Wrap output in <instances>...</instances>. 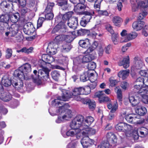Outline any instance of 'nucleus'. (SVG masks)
Wrapping results in <instances>:
<instances>
[{
    "label": "nucleus",
    "mask_w": 148,
    "mask_h": 148,
    "mask_svg": "<svg viewBox=\"0 0 148 148\" xmlns=\"http://www.w3.org/2000/svg\"><path fill=\"white\" fill-rule=\"evenodd\" d=\"M90 88L88 87L86 88L83 87L75 88L71 93H69L67 91H63L62 97H58L57 99L53 100L52 102L53 106L58 107L56 109V113L51 114L49 111V113L51 115H58V118L56 120V122L60 123L64 122L66 121L69 120L72 116V111L68 109L70 107L69 104L65 103L63 105L61 101H67L70 98H72L77 101H83L84 99L80 95L87 94L90 92Z\"/></svg>",
    "instance_id": "obj_1"
},
{
    "label": "nucleus",
    "mask_w": 148,
    "mask_h": 148,
    "mask_svg": "<svg viewBox=\"0 0 148 148\" xmlns=\"http://www.w3.org/2000/svg\"><path fill=\"white\" fill-rule=\"evenodd\" d=\"M94 121V118L92 116L87 117L84 119L83 116L79 115L72 120L70 126L73 128L89 127Z\"/></svg>",
    "instance_id": "obj_2"
},
{
    "label": "nucleus",
    "mask_w": 148,
    "mask_h": 148,
    "mask_svg": "<svg viewBox=\"0 0 148 148\" xmlns=\"http://www.w3.org/2000/svg\"><path fill=\"white\" fill-rule=\"evenodd\" d=\"M94 121V118L92 116L87 117L84 119L83 116L79 115L72 120L70 126L73 128L89 127Z\"/></svg>",
    "instance_id": "obj_3"
},
{
    "label": "nucleus",
    "mask_w": 148,
    "mask_h": 148,
    "mask_svg": "<svg viewBox=\"0 0 148 148\" xmlns=\"http://www.w3.org/2000/svg\"><path fill=\"white\" fill-rule=\"evenodd\" d=\"M59 32V34H57L56 37H67L72 36L75 35V32H68L66 28V26L64 22H60L53 29L52 33L54 34Z\"/></svg>",
    "instance_id": "obj_4"
},
{
    "label": "nucleus",
    "mask_w": 148,
    "mask_h": 148,
    "mask_svg": "<svg viewBox=\"0 0 148 148\" xmlns=\"http://www.w3.org/2000/svg\"><path fill=\"white\" fill-rule=\"evenodd\" d=\"M31 71V65L26 63L15 71L14 74L15 77H18L21 80L24 79H25L26 76H27V74Z\"/></svg>",
    "instance_id": "obj_5"
},
{
    "label": "nucleus",
    "mask_w": 148,
    "mask_h": 148,
    "mask_svg": "<svg viewBox=\"0 0 148 148\" xmlns=\"http://www.w3.org/2000/svg\"><path fill=\"white\" fill-rule=\"evenodd\" d=\"M43 65L42 64L40 65L41 69L39 70L38 76H36L35 78L34 77H32V79L35 83L40 84L41 82L40 79V78L41 77V75L44 74V73H45V75H43L42 77L44 78H45L46 80L49 78V70L47 68V66H46V64L45 63L43 62Z\"/></svg>",
    "instance_id": "obj_6"
},
{
    "label": "nucleus",
    "mask_w": 148,
    "mask_h": 148,
    "mask_svg": "<svg viewBox=\"0 0 148 148\" xmlns=\"http://www.w3.org/2000/svg\"><path fill=\"white\" fill-rule=\"evenodd\" d=\"M132 11H136L139 7L143 8L148 7V0H130Z\"/></svg>",
    "instance_id": "obj_7"
},
{
    "label": "nucleus",
    "mask_w": 148,
    "mask_h": 148,
    "mask_svg": "<svg viewBox=\"0 0 148 148\" xmlns=\"http://www.w3.org/2000/svg\"><path fill=\"white\" fill-rule=\"evenodd\" d=\"M77 34L78 36H83L85 34H87L88 36L92 37L103 36V34L100 33L97 29H96L95 31L90 32L88 30L81 29L77 31Z\"/></svg>",
    "instance_id": "obj_8"
},
{
    "label": "nucleus",
    "mask_w": 148,
    "mask_h": 148,
    "mask_svg": "<svg viewBox=\"0 0 148 148\" xmlns=\"http://www.w3.org/2000/svg\"><path fill=\"white\" fill-rule=\"evenodd\" d=\"M125 119L129 123L140 124L143 123L144 121L140 119L139 115L135 114H130L125 116Z\"/></svg>",
    "instance_id": "obj_9"
},
{
    "label": "nucleus",
    "mask_w": 148,
    "mask_h": 148,
    "mask_svg": "<svg viewBox=\"0 0 148 148\" xmlns=\"http://www.w3.org/2000/svg\"><path fill=\"white\" fill-rule=\"evenodd\" d=\"M93 73H92L90 72V71H88L86 72H84V74L81 75L80 77V80L84 82L90 79L91 82L92 83H93V88H94L96 86V83L95 81L97 79L96 77L93 79Z\"/></svg>",
    "instance_id": "obj_10"
},
{
    "label": "nucleus",
    "mask_w": 148,
    "mask_h": 148,
    "mask_svg": "<svg viewBox=\"0 0 148 148\" xmlns=\"http://www.w3.org/2000/svg\"><path fill=\"white\" fill-rule=\"evenodd\" d=\"M95 58L94 56H92L91 54H88L85 56H80L77 57L74 60V64H80L82 63L88 62Z\"/></svg>",
    "instance_id": "obj_11"
},
{
    "label": "nucleus",
    "mask_w": 148,
    "mask_h": 148,
    "mask_svg": "<svg viewBox=\"0 0 148 148\" xmlns=\"http://www.w3.org/2000/svg\"><path fill=\"white\" fill-rule=\"evenodd\" d=\"M70 127L72 128L69 130L66 133V135L68 136H75L76 138L79 139L82 136V133L80 129H78V127L73 128H72L70 126Z\"/></svg>",
    "instance_id": "obj_12"
},
{
    "label": "nucleus",
    "mask_w": 148,
    "mask_h": 148,
    "mask_svg": "<svg viewBox=\"0 0 148 148\" xmlns=\"http://www.w3.org/2000/svg\"><path fill=\"white\" fill-rule=\"evenodd\" d=\"M140 97V95L136 94L129 95V100L132 106H139Z\"/></svg>",
    "instance_id": "obj_13"
},
{
    "label": "nucleus",
    "mask_w": 148,
    "mask_h": 148,
    "mask_svg": "<svg viewBox=\"0 0 148 148\" xmlns=\"http://www.w3.org/2000/svg\"><path fill=\"white\" fill-rule=\"evenodd\" d=\"M115 128L118 131L125 132L130 131L132 127L131 125L127 123H121L116 126Z\"/></svg>",
    "instance_id": "obj_14"
},
{
    "label": "nucleus",
    "mask_w": 148,
    "mask_h": 148,
    "mask_svg": "<svg viewBox=\"0 0 148 148\" xmlns=\"http://www.w3.org/2000/svg\"><path fill=\"white\" fill-rule=\"evenodd\" d=\"M95 141L88 137H83L81 140V143L84 148H87L94 144Z\"/></svg>",
    "instance_id": "obj_15"
},
{
    "label": "nucleus",
    "mask_w": 148,
    "mask_h": 148,
    "mask_svg": "<svg viewBox=\"0 0 148 148\" xmlns=\"http://www.w3.org/2000/svg\"><path fill=\"white\" fill-rule=\"evenodd\" d=\"M134 63L132 68V69L139 70L143 68L144 64L140 58L138 57H135L134 58Z\"/></svg>",
    "instance_id": "obj_16"
},
{
    "label": "nucleus",
    "mask_w": 148,
    "mask_h": 148,
    "mask_svg": "<svg viewBox=\"0 0 148 148\" xmlns=\"http://www.w3.org/2000/svg\"><path fill=\"white\" fill-rule=\"evenodd\" d=\"M82 130H81L82 135L88 137L89 135L91 136L95 134L96 132V130L93 128L89 127H81Z\"/></svg>",
    "instance_id": "obj_17"
},
{
    "label": "nucleus",
    "mask_w": 148,
    "mask_h": 148,
    "mask_svg": "<svg viewBox=\"0 0 148 148\" xmlns=\"http://www.w3.org/2000/svg\"><path fill=\"white\" fill-rule=\"evenodd\" d=\"M0 92V99L2 101L7 102L11 100L12 96L8 92L5 91L2 88Z\"/></svg>",
    "instance_id": "obj_18"
},
{
    "label": "nucleus",
    "mask_w": 148,
    "mask_h": 148,
    "mask_svg": "<svg viewBox=\"0 0 148 148\" xmlns=\"http://www.w3.org/2000/svg\"><path fill=\"white\" fill-rule=\"evenodd\" d=\"M134 89L137 91V93H135L139 95H143L144 93H146L147 90L146 89L145 86L140 84H136L134 85Z\"/></svg>",
    "instance_id": "obj_19"
},
{
    "label": "nucleus",
    "mask_w": 148,
    "mask_h": 148,
    "mask_svg": "<svg viewBox=\"0 0 148 148\" xmlns=\"http://www.w3.org/2000/svg\"><path fill=\"white\" fill-rule=\"evenodd\" d=\"M107 140L112 144L111 145L113 147L116 145L117 142V138L114 134L112 132L108 133L106 135Z\"/></svg>",
    "instance_id": "obj_20"
},
{
    "label": "nucleus",
    "mask_w": 148,
    "mask_h": 148,
    "mask_svg": "<svg viewBox=\"0 0 148 148\" xmlns=\"http://www.w3.org/2000/svg\"><path fill=\"white\" fill-rule=\"evenodd\" d=\"M58 47V45L53 42L49 43L47 49L48 52L51 55H54L57 52V48Z\"/></svg>",
    "instance_id": "obj_21"
},
{
    "label": "nucleus",
    "mask_w": 148,
    "mask_h": 148,
    "mask_svg": "<svg viewBox=\"0 0 148 148\" xmlns=\"http://www.w3.org/2000/svg\"><path fill=\"white\" fill-rule=\"evenodd\" d=\"M86 8L84 3H78L75 6L74 10L75 12L79 14H82Z\"/></svg>",
    "instance_id": "obj_22"
},
{
    "label": "nucleus",
    "mask_w": 148,
    "mask_h": 148,
    "mask_svg": "<svg viewBox=\"0 0 148 148\" xmlns=\"http://www.w3.org/2000/svg\"><path fill=\"white\" fill-rule=\"evenodd\" d=\"M118 64L119 66H123L125 69L128 68L130 66L129 56H127L123 58L118 62Z\"/></svg>",
    "instance_id": "obj_23"
},
{
    "label": "nucleus",
    "mask_w": 148,
    "mask_h": 148,
    "mask_svg": "<svg viewBox=\"0 0 148 148\" xmlns=\"http://www.w3.org/2000/svg\"><path fill=\"white\" fill-rule=\"evenodd\" d=\"M67 24L70 28L75 29L78 25L77 18L75 17H71L68 21Z\"/></svg>",
    "instance_id": "obj_24"
},
{
    "label": "nucleus",
    "mask_w": 148,
    "mask_h": 148,
    "mask_svg": "<svg viewBox=\"0 0 148 148\" xmlns=\"http://www.w3.org/2000/svg\"><path fill=\"white\" fill-rule=\"evenodd\" d=\"M34 27L32 23L29 22L24 25L23 31L25 34H28L34 31Z\"/></svg>",
    "instance_id": "obj_25"
},
{
    "label": "nucleus",
    "mask_w": 148,
    "mask_h": 148,
    "mask_svg": "<svg viewBox=\"0 0 148 148\" xmlns=\"http://www.w3.org/2000/svg\"><path fill=\"white\" fill-rule=\"evenodd\" d=\"M42 61L41 64L43 65V62L46 64V66L47 64H50L54 61V59L53 57L47 54H43L42 56Z\"/></svg>",
    "instance_id": "obj_26"
},
{
    "label": "nucleus",
    "mask_w": 148,
    "mask_h": 148,
    "mask_svg": "<svg viewBox=\"0 0 148 148\" xmlns=\"http://www.w3.org/2000/svg\"><path fill=\"white\" fill-rule=\"evenodd\" d=\"M145 22L142 21L134 22L132 24L133 28L137 31L141 30L145 25Z\"/></svg>",
    "instance_id": "obj_27"
},
{
    "label": "nucleus",
    "mask_w": 148,
    "mask_h": 148,
    "mask_svg": "<svg viewBox=\"0 0 148 148\" xmlns=\"http://www.w3.org/2000/svg\"><path fill=\"white\" fill-rule=\"evenodd\" d=\"M94 14V12L93 11L89 12L87 11H84L82 14H84V15L82 18L88 22H89L90 20L92 18V16H93Z\"/></svg>",
    "instance_id": "obj_28"
},
{
    "label": "nucleus",
    "mask_w": 148,
    "mask_h": 148,
    "mask_svg": "<svg viewBox=\"0 0 148 148\" xmlns=\"http://www.w3.org/2000/svg\"><path fill=\"white\" fill-rule=\"evenodd\" d=\"M148 133V130L143 127H141L138 128L136 132V134L137 136H136V138H138V134H139L140 135L141 137H143L145 135L147 134Z\"/></svg>",
    "instance_id": "obj_29"
},
{
    "label": "nucleus",
    "mask_w": 148,
    "mask_h": 148,
    "mask_svg": "<svg viewBox=\"0 0 148 148\" xmlns=\"http://www.w3.org/2000/svg\"><path fill=\"white\" fill-rule=\"evenodd\" d=\"M130 73L129 70H121L118 73V76L123 80L125 79L129 76Z\"/></svg>",
    "instance_id": "obj_30"
},
{
    "label": "nucleus",
    "mask_w": 148,
    "mask_h": 148,
    "mask_svg": "<svg viewBox=\"0 0 148 148\" xmlns=\"http://www.w3.org/2000/svg\"><path fill=\"white\" fill-rule=\"evenodd\" d=\"M2 84L5 87H8L11 84L12 82L10 79L7 75L4 76L2 78Z\"/></svg>",
    "instance_id": "obj_31"
},
{
    "label": "nucleus",
    "mask_w": 148,
    "mask_h": 148,
    "mask_svg": "<svg viewBox=\"0 0 148 148\" xmlns=\"http://www.w3.org/2000/svg\"><path fill=\"white\" fill-rule=\"evenodd\" d=\"M112 21L115 26L120 27L123 21V20L120 17L115 16L113 17Z\"/></svg>",
    "instance_id": "obj_32"
},
{
    "label": "nucleus",
    "mask_w": 148,
    "mask_h": 148,
    "mask_svg": "<svg viewBox=\"0 0 148 148\" xmlns=\"http://www.w3.org/2000/svg\"><path fill=\"white\" fill-rule=\"evenodd\" d=\"M18 29V25L17 24H13L11 25L10 28V31L11 32L13 36H14L17 33Z\"/></svg>",
    "instance_id": "obj_33"
},
{
    "label": "nucleus",
    "mask_w": 148,
    "mask_h": 148,
    "mask_svg": "<svg viewBox=\"0 0 148 148\" xmlns=\"http://www.w3.org/2000/svg\"><path fill=\"white\" fill-rule=\"evenodd\" d=\"M136 112L139 115H143L146 113L147 110L145 107H140V108H137Z\"/></svg>",
    "instance_id": "obj_34"
},
{
    "label": "nucleus",
    "mask_w": 148,
    "mask_h": 148,
    "mask_svg": "<svg viewBox=\"0 0 148 148\" xmlns=\"http://www.w3.org/2000/svg\"><path fill=\"white\" fill-rule=\"evenodd\" d=\"M10 16L8 14L2 15L0 17V21L9 26L8 21Z\"/></svg>",
    "instance_id": "obj_35"
},
{
    "label": "nucleus",
    "mask_w": 148,
    "mask_h": 148,
    "mask_svg": "<svg viewBox=\"0 0 148 148\" xmlns=\"http://www.w3.org/2000/svg\"><path fill=\"white\" fill-rule=\"evenodd\" d=\"M19 17V14L18 13H16L11 15L10 16V17L9 18L12 22L13 23H15L18 21Z\"/></svg>",
    "instance_id": "obj_36"
},
{
    "label": "nucleus",
    "mask_w": 148,
    "mask_h": 148,
    "mask_svg": "<svg viewBox=\"0 0 148 148\" xmlns=\"http://www.w3.org/2000/svg\"><path fill=\"white\" fill-rule=\"evenodd\" d=\"M79 44V45L83 48H86L88 47L89 44V40L88 38H86V40H80Z\"/></svg>",
    "instance_id": "obj_37"
},
{
    "label": "nucleus",
    "mask_w": 148,
    "mask_h": 148,
    "mask_svg": "<svg viewBox=\"0 0 148 148\" xmlns=\"http://www.w3.org/2000/svg\"><path fill=\"white\" fill-rule=\"evenodd\" d=\"M117 110V107L115 105L113 108L111 110L109 113V114L108 116V119L109 120L112 119L114 117L115 114L114 113Z\"/></svg>",
    "instance_id": "obj_38"
},
{
    "label": "nucleus",
    "mask_w": 148,
    "mask_h": 148,
    "mask_svg": "<svg viewBox=\"0 0 148 148\" xmlns=\"http://www.w3.org/2000/svg\"><path fill=\"white\" fill-rule=\"evenodd\" d=\"M33 50V48L32 47H30L28 49L25 47L23 48L20 50H17L16 52L18 53L22 52L28 54L32 53Z\"/></svg>",
    "instance_id": "obj_39"
},
{
    "label": "nucleus",
    "mask_w": 148,
    "mask_h": 148,
    "mask_svg": "<svg viewBox=\"0 0 148 148\" xmlns=\"http://www.w3.org/2000/svg\"><path fill=\"white\" fill-rule=\"evenodd\" d=\"M71 47L70 44L66 43L62 45L61 47L62 51L64 52H67L70 51Z\"/></svg>",
    "instance_id": "obj_40"
},
{
    "label": "nucleus",
    "mask_w": 148,
    "mask_h": 148,
    "mask_svg": "<svg viewBox=\"0 0 148 148\" xmlns=\"http://www.w3.org/2000/svg\"><path fill=\"white\" fill-rule=\"evenodd\" d=\"M58 4L60 6V8L63 10H66L68 8L67 1L65 2L59 1Z\"/></svg>",
    "instance_id": "obj_41"
},
{
    "label": "nucleus",
    "mask_w": 148,
    "mask_h": 148,
    "mask_svg": "<svg viewBox=\"0 0 148 148\" xmlns=\"http://www.w3.org/2000/svg\"><path fill=\"white\" fill-rule=\"evenodd\" d=\"M86 102L87 104H88L90 109L93 110L95 107V102L94 101H92L90 99H87Z\"/></svg>",
    "instance_id": "obj_42"
},
{
    "label": "nucleus",
    "mask_w": 148,
    "mask_h": 148,
    "mask_svg": "<svg viewBox=\"0 0 148 148\" xmlns=\"http://www.w3.org/2000/svg\"><path fill=\"white\" fill-rule=\"evenodd\" d=\"M73 14V12H69L66 13L63 15L62 17L63 20L64 21L67 20L68 21L72 17L71 16Z\"/></svg>",
    "instance_id": "obj_43"
},
{
    "label": "nucleus",
    "mask_w": 148,
    "mask_h": 148,
    "mask_svg": "<svg viewBox=\"0 0 148 148\" xmlns=\"http://www.w3.org/2000/svg\"><path fill=\"white\" fill-rule=\"evenodd\" d=\"M115 91L117 94L118 99L119 101H121L122 96L121 89H119L118 87H116L115 88Z\"/></svg>",
    "instance_id": "obj_44"
},
{
    "label": "nucleus",
    "mask_w": 148,
    "mask_h": 148,
    "mask_svg": "<svg viewBox=\"0 0 148 148\" xmlns=\"http://www.w3.org/2000/svg\"><path fill=\"white\" fill-rule=\"evenodd\" d=\"M105 95V94L104 93L103 91H99L95 93L94 96L95 97L98 98L99 101H100L102 97H103V95Z\"/></svg>",
    "instance_id": "obj_45"
},
{
    "label": "nucleus",
    "mask_w": 148,
    "mask_h": 148,
    "mask_svg": "<svg viewBox=\"0 0 148 148\" xmlns=\"http://www.w3.org/2000/svg\"><path fill=\"white\" fill-rule=\"evenodd\" d=\"M102 1V0H97L94 2L95 3L94 5V8L97 11L100 10L101 3Z\"/></svg>",
    "instance_id": "obj_46"
},
{
    "label": "nucleus",
    "mask_w": 148,
    "mask_h": 148,
    "mask_svg": "<svg viewBox=\"0 0 148 148\" xmlns=\"http://www.w3.org/2000/svg\"><path fill=\"white\" fill-rule=\"evenodd\" d=\"M148 92H147L146 93H144L143 95H140L142 98V101L145 103L148 104V95H147Z\"/></svg>",
    "instance_id": "obj_47"
},
{
    "label": "nucleus",
    "mask_w": 148,
    "mask_h": 148,
    "mask_svg": "<svg viewBox=\"0 0 148 148\" xmlns=\"http://www.w3.org/2000/svg\"><path fill=\"white\" fill-rule=\"evenodd\" d=\"M54 6V3H48L45 10V12H52V8Z\"/></svg>",
    "instance_id": "obj_48"
},
{
    "label": "nucleus",
    "mask_w": 148,
    "mask_h": 148,
    "mask_svg": "<svg viewBox=\"0 0 148 148\" xmlns=\"http://www.w3.org/2000/svg\"><path fill=\"white\" fill-rule=\"evenodd\" d=\"M51 75L53 79L57 80L60 77V74L58 71H54L51 73Z\"/></svg>",
    "instance_id": "obj_49"
},
{
    "label": "nucleus",
    "mask_w": 148,
    "mask_h": 148,
    "mask_svg": "<svg viewBox=\"0 0 148 148\" xmlns=\"http://www.w3.org/2000/svg\"><path fill=\"white\" fill-rule=\"evenodd\" d=\"M110 145L108 142H102L96 148H109Z\"/></svg>",
    "instance_id": "obj_50"
},
{
    "label": "nucleus",
    "mask_w": 148,
    "mask_h": 148,
    "mask_svg": "<svg viewBox=\"0 0 148 148\" xmlns=\"http://www.w3.org/2000/svg\"><path fill=\"white\" fill-rule=\"evenodd\" d=\"M103 45H99L97 48V50L99 56H101L103 52Z\"/></svg>",
    "instance_id": "obj_51"
},
{
    "label": "nucleus",
    "mask_w": 148,
    "mask_h": 148,
    "mask_svg": "<svg viewBox=\"0 0 148 148\" xmlns=\"http://www.w3.org/2000/svg\"><path fill=\"white\" fill-rule=\"evenodd\" d=\"M148 13L145 11L140 13L138 16V20H141L143 19L147 15Z\"/></svg>",
    "instance_id": "obj_52"
},
{
    "label": "nucleus",
    "mask_w": 148,
    "mask_h": 148,
    "mask_svg": "<svg viewBox=\"0 0 148 148\" xmlns=\"http://www.w3.org/2000/svg\"><path fill=\"white\" fill-rule=\"evenodd\" d=\"M96 64L94 62H90L88 64V68L90 72V70H94L96 68Z\"/></svg>",
    "instance_id": "obj_53"
},
{
    "label": "nucleus",
    "mask_w": 148,
    "mask_h": 148,
    "mask_svg": "<svg viewBox=\"0 0 148 148\" xmlns=\"http://www.w3.org/2000/svg\"><path fill=\"white\" fill-rule=\"evenodd\" d=\"M145 79L143 77H139L136 80V84H140L143 85V86H145Z\"/></svg>",
    "instance_id": "obj_54"
},
{
    "label": "nucleus",
    "mask_w": 148,
    "mask_h": 148,
    "mask_svg": "<svg viewBox=\"0 0 148 148\" xmlns=\"http://www.w3.org/2000/svg\"><path fill=\"white\" fill-rule=\"evenodd\" d=\"M12 51L11 49L8 48L6 51L5 57L6 58H10L12 56Z\"/></svg>",
    "instance_id": "obj_55"
},
{
    "label": "nucleus",
    "mask_w": 148,
    "mask_h": 148,
    "mask_svg": "<svg viewBox=\"0 0 148 148\" xmlns=\"http://www.w3.org/2000/svg\"><path fill=\"white\" fill-rule=\"evenodd\" d=\"M77 143L78 142L77 141H72L68 145L67 148H76Z\"/></svg>",
    "instance_id": "obj_56"
},
{
    "label": "nucleus",
    "mask_w": 148,
    "mask_h": 148,
    "mask_svg": "<svg viewBox=\"0 0 148 148\" xmlns=\"http://www.w3.org/2000/svg\"><path fill=\"white\" fill-rule=\"evenodd\" d=\"M47 14L45 15V19L51 20L53 17L54 15L52 12H46Z\"/></svg>",
    "instance_id": "obj_57"
},
{
    "label": "nucleus",
    "mask_w": 148,
    "mask_h": 148,
    "mask_svg": "<svg viewBox=\"0 0 148 148\" xmlns=\"http://www.w3.org/2000/svg\"><path fill=\"white\" fill-rule=\"evenodd\" d=\"M134 39V38H119L121 42H126Z\"/></svg>",
    "instance_id": "obj_58"
},
{
    "label": "nucleus",
    "mask_w": 148,
    "mask_h": 148,
    "mask_svg": "<svg viewBox=\"0 0 148 148\" xmlns=\"http://www.w3.org/2000/svg\"><path fill=\"white\" fill-rule=\"evenodd\" d=\"M45 19L44 17H40L39 18L37 23V28L40 27L42 25V23L45 20Z\"/></svg>",
    "instance_id": "obj_59"
},
{
    "label": "nucleus",
    "mask_w": 148,
    "mask_h": 148,
    "mask_svg": "<svg viewBox=\"0 0 148 148\" xmlns=\"http://www.w3.org/2000/svg\"><path fill=\"white\" fill-rule=\"evenodd\" d=\"M106 29L111 34H113L114 31L112 29V27L109 24L107 25L106 26Z\"/></svg>",
    "instance_id": "obj_60"
},
{
    "label": "nucleus",
    "mask_w": 148,
    "mask_h": 148,
    "mask_svg": "<svg viewBox=\"0 0 148 148\" xmlns=\"http://www.w3.org/2000/svg\"><path fill=\"white\" fill-rule=\"evenodd\" d=\"M139 74L142 76L148 77V70H141L139 72Z\"/></svg>",
    "instance_id": "obj_61"
},
{
    "label": "nucleus",
    "mask_w": 148,
    "mask_h": 148,
    "mask_svg": "<svg viewBox=\"0 0 148 148\" xmlns=\"http://www.w3.org/2000/svg\"><path fill=\"white\" fill-rule=\"evenodd\" d=\"M109 81L110 83V85L111 86H115L117 83V80L113 79L112 78H110L109 79Z\"/></svg>",
    "instance_id": "obj_62"
},
{
    "label": "nucleus",
    "mask_w": 148,
    "mask_h": 148,
    "mask_svg": "<svg viewBox=\"0 0 148 148\" xmlns=\"http://www.w3.org/2000/svg\"><path fill=\"white\" fill-rule=\"evenodd\" d=\"M63 40V38H55L54 40L53 43H55L58 45V44H59L62 42Z\"/></svg>",
    "instance_id": "obj_63"
},
{
    "label": "nucleus",
    "mask_w": 148,
    "mask_h": 148,
    "mask_svg": "<svg viewBox=\"0 0 148 148\" xmlns=\"http://www.w3.org/2000/svg\"><path fill=\"white\" fill-rule=\"evenodd\" d=\"M98 13L100 15H103L107 16H108L109 13L106 11H103L99 10L98 11Z\"/></svg>",
    "instance_id": "obj_64"
}]
</instances>
